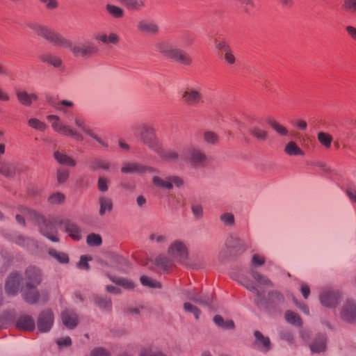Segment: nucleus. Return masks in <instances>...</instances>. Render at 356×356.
Returning a JSON list of instances; mask_svg holds the SVG:
<instances>
[{
  "instance_id": "nucleus-63",
  "label": "nucleus",
  "mask_w": 356,
  "mask_h": 356,
  "mask_svg": "<svg viewBox=\"0 0 356 356\" xmlns=\"http://www.w3.org/2000/svg\"><path fill=\"white\" fill-rule=\"evenodd\" d=\"M90 356H110L107 350L102 348H97L91 351Z\"/></svg>"
},
{
  "instance_id": "nucleus-58",
  "label": "nucleus",
  "mask_w": 356,
  "mask_h": 356,
  "mask_svg": "<svg viewBox=\"0 0 356 356\" xmlns=\"http://www.w3.org/2000/svg\"><path fill=\"white\" fill-rule=\"evenodd\" d=\"M69 176V172L66 169L60 168L58 170L57 178L59 183L65 182Z\"/></svg>"
},
{
  "instance_id": "nucleus-47",
  "label": "nucleus",
  "mask_w": 356,
  "mask_h": 356,
  "mask_svg": "<svg viewBox=\"0 0 356 356\" xmlns=\"http://www.w3.org/2000/svg\"><path fill=\"white\" fill-rule=\"evenodd\" d=\"M252 134L259 140H265L268 137L267 131L259 127H254L252 130Z\"/></svg>"
},
{
  "instance_id": "nucleus-9",
  "label": "nucleus",
  "mask_w": 356,
  "mask_h": 356,
  "mask_svg": "<svg viewBox=\"0 0 356 356\" xmlns=\"http://www.w3.org/2000/svg\"><path fill=\"white\" fill-rule=\"evenodd\" d=\"M54 323V314L50 309L40 312L37 317L35 329L38 333H48L51 331Z\"/></svg>"
},
{
  "instance_id": "nucleus-26",
  "label": "nucleus",
  "mask_w": 356,
  "mask_h": 356,
  "mask_svg": "<svg viewBox=\"0 0 356 356\" xmlns=\"http://www.w3.org/2000/svg\"><path fill=\"white\" fill-rule=\"evenodd\" d=\"M40 233L53 242H58V238L56 236V229L52 224H40Z\"/></svg>"
},
{
  "instance_id": "nucleus-56",
  "label": "nucleus",
  "mask_w": 356,
  "mask_h": 356,
  "mask_svg": "<svg viewBox=\"0 0 356 356\" xmlns=\"http://www.w3.org/2000/svg\"><path fill=\"white\" fill-rule=\"evenodd\" d=\"M264 259L259 254H254L251 261V268H257L263 265Z\"/></svg>"
},
{
  "instance_id": "nucleus-43",
  "label": "nucleus",
  "mask_w": 356,
  "mask_h": 356,
  "mask_svg": "<svg viewBox=\"0 0 356 356\" xmlns=\"http://www.w3.org/2000/svg\"><path fill=\"white\" fill-rule=\"evenodd\" d=\"M280 338L287 342L289 345H293L296 343L295 337L293 333L288 330H281L279 333Z\"/></svg>"
},
{
  "instance_id": "nucleus-42",
  "label": "nucleus",
  "mask_w": 356,
  "mask_h": 356,
  "mask_svg": "<svg viewBox=\"0 0 356 356\" xmlns=\"http://www.w3.org/2000/svg\"><path fill=\"white\" fill-rule=\"evenodd\" d=\"M99 204L101 215H103L107 211H111L113 207L111 200L105 197H100Z\"/></svg>"
},
{
  "instance_id": "nucleus-62",
  "label": "nucleus",
  "mask_w": 356,
  "mask_h": 356,
  "mask_svg": "<svg viewBox=\"0 0 356 356\" xmlns=\"http://www.w3.org/2000/svg\"><path fill=\"white\" fill-rule=\"evenodd\" d=\"M192 210H193V214L197 217V218H202L203 216V207L202 205L200 204H195L193 205L192 207Z\"/></svg>"
},
{
  "instance_id": "nucleus-8",
  "label": "nucleus",
  "mask_w": 356,
  "mask_h": 356,
  "mask_svg": "<svg viewBox=\"0 0 356 356\" xmlns=\"http://www.w3.org/2000/svg\"><path fill=\"white\" fill-rule=\"evenodd\" d=\"M22 296L28 304H36L40 299L45 302L49 299V295L46 290H38V286H24L22 288Z\"/></svg>"
},
{
  "instance_id": "nucleus-12",
  "label": "nucleus",
  "mask_w": 356,
  "mask_h": 356,
  "mask_svg": "<svg viewBox=\"0 0 356 356\" xmlns=\"http://www.w3.org/2000/svg\"><path fill=\"white\" fill-rule=\"evenodd\" d=\"M254 341L252 346L261 353L266 354L273 349V343L270 338L259 330L253 332Z\"/></svg>"
},
{
  "instance_id": "nucleus-24",
  "label": "nucleus",
  "mask_w": 356,
  "mask_h": 356,
  "mask_svg": "<svg viewBox=\"0 0 356 356\" xmlns=\"http://www.w3.org/2000/svg\"><path fill=\"white\" fill-rule=\"evenodd\" d=\"M94 302L103 312H111L112 311L113 305L111 299L106 296L95 295Z\"/></svg>"
},
{
  "instance_id": "nucleus-61",
  "label": "nucleus",
  "mask_w": 356,
  "mask_h": 356,
  "mask_svg": "<svg viewBox=\"0 0 356 356\" xmlns=\"http://www.w3.org/2000/svg\"><path fill=\"white\" fill-rule=\"evenodd\" d=\"M29 251L33 253L35 252L39 248V244L35 240L31 238L29 243L28 242L25 246Z\"/></svg>"
},
{
  "instance_id": "nucleus-60",
  "label": "nucleus",
  "mask_w": 356,
  "mask_h": 356,
  "mask_svg": "<svg viewBox=\"0 0 356 356\" xmlns=\"http://www.w3.org/2000/svg\"><path fill=\"white\" fill-rule=\"evenodd\" d=\"M108 180L103 177H100L98 180V188L99 190L105 192L108 190Z\"/></svg>"
},
{
  "instance_id": "nucleus-35",
  "label": "nucleus",
  "mask_w": 356,
  "mask_h": 356,
  "mask_svg": "<svg viewBox=\"0 0 356 356\" xmlns=\"http://www.w3.org/2000/svg\"><path fill=\"white\" fill-rule=\"evenodd\" d=\"M63 229L74 240H79L81 237L79 228L76 224H65Z\"/></svg>"
},
{
  "instance_id": "nucleus-3",
  "label": "nucleus",
  "mask_w": 356,
  "mask_h": 356,
  "mask_svg": "<svg viewBox=\"0 0 356 356\" xmlns=\"http://www.w3.org/2000/svg\"><path fill=\"white\" fill-rule=\"evenodd\" d=\"M240 282L248 290L254 292L256 294L254 300L255 304L261 309L270 311L280 303L284 302V296L277 291H270L268 292V298H266L264 293L253 285V283L246 277H242Z\"/></svg>"
},
{
  "instance_id": "nucleus-36",
  "label": "nucleus",
  "mask_w": 356,
  "mask_h": 356,
  "mask_svg": "<svg viewBox=\"0 0 356 356\" xmlns=\"http://www.w3.org/2000/svg\"><path fill=\"white\" fill-rule=\"evenodd\" d=\"M19 101L24 105L29 106L33 100L37 99L35 94H29L25 91H18L17 92Z\"/></svg>"
},
{
  "instance_id": "nucleus-39",
  "label": "nucleus",
  "mask_w": 356,
  "mask_h": 356,
  "mask_svg": "<svg viewBox=\"0 0 356 356\" xmlns=\"http://www.w3.org/2000/svg\"><path fill=\"white\" fill-rule=\"evenodd\" d=\"M285 152L289 156L304 155V152L298 146V145L291 141L285 147Z\"/></svg>"
},
{
  "instance_id": "nucleus-2",
  "label": "nucleus",
  "mask_w": 356,
  "mask_h": 356,
  "mask_svg": "<svg viewBox=\"0 0 356 356\" xmlns=\"http://www.w3.org/2000/svg\"><path fill=\"white\" fill-rule=\"evenodd\" d=\"M29 27L39 36L42 37L53 45L70 49L76 56H86L97 51V47L92 42H86L81 44L73 45L70 40L47 26H43L38 22L29 23Z\"/></svg>"
},
{
  "instance_id": "nucleus-27",
  "label": "nucleus",
  "mask_w": 356,
  "mask_h": 356,
  "mask_svg": "<svg viewBox=\"0 0 356 356\" xmlns=\"http://www.w3.org/2000/svg\"><path fill=\"white\" fill-rule=\"evenodd\" d=\"M250 273L252 278L254 280V281L257 283V285L255 286L258 289L260 286H272L273 284L271 281L266 277L265 275L261 274L260 273L257 272V270L250 268ZM254 286V284H253Z\"/></svg>"
},
{
  "instance_id": "nucleus-20",
  "label": "nucleus",
  "mask_w": 356,
  "mask_h": 356,
  "mask_svg": "<svg viewBox=\"0 0 356 356\" xmlns=\"http://www.w3.org/2000/svg\"><path fill=\"white\" fill-rule=\"evenodd\" d=\"M47 100L51 106L63 111L67 118H69L72 115L71 111L68 109V108H71L73 105L72 102L68 100L60 101L54 96H47Z\"/></svg>"
},
{
  "instance_id": "nucleus-52",
  "label": "nucleus",
  "mask_w": 356,
  "mask_h": 356,
  "mask_svg": "<svg viewBox=\"0 0 356 356\" xmlns=\"http://www.w3.org/2000/svg\"><path fill=\"white\" fill-rule=\"evenodd\" d=\"M346 193L351 202L356 203V183L350 184L346 189Z\"/></svg>"
},
{
  "instance_id": "nucleus-59",
  "label": "nucleus",
  "mask_w": 356,
  "mask_h": 356,
  "mask_svg": "<svg viewBox=\"0 0 356 356\" xmlns=\"http://www.w3.org/2000/svg\"><path fill=\"white\" fill-rule=\"evenodd\" d=\"M140 356H166L162 352L157 350L145 349Z\"/></svg>"
},
{
  "instance_id": "nucleus-57",
  "label": "nucleus",
  "mask_w": 356,
  "mask_h": 356,
  "mask_svg": "<svg viewBox=\"0 0 356 356\" xmlns=\"http://www.w3.org/2000/svg\"><path fill=\"white\" fill-rule=\"evenodd\" d=\"M204 140L208 143L214 144L218 140V136L212 131H206L204 134Z\"/></svg>"
},
{
  "instance_id": "nucleus-50",
  "label": "nucleus",
  "mask_w": 356,
  "mask_h": 356,
  "mask_svg": "<svg viewBox=\"0 0 356 356\" xmlns=\"http://www.w3.org/2000/svg\"><path fill=\"white\" fill-rule=\"evenodd\" d=\"M318 138L320 143L326 147H329L331 145L332 138L330 135L321 132L318 135Z\"/></svg>"
},
{
  "instance_id": "nucleus-23",
  "label": "nucleus",
  "mask_w": 356,
  "mask_h": 356,
  "mask_svg": "<svg viewBox=\"0 0 356 356\" xmlns=\"http://www.w3.org/2000/svg\"><path fill=\"white\" fill-rule=\"evenodd\" d=\"M188 299L200 304V305L209 307L213 302V297L211 295H197L194 291H187Z\"/></svg>"
},
{
  "instance_id": "nucleus-21",
  "label": "nucleus",
  "mask_w": 356,
  "mask_h": 356,
  "mask_svg": "<svg viewBox=\"0 0 356 356\" xmlns=\"http://www.w3.org/2000/svg\"><path fill=\"white\" fill-rule=\"evenodd\" d=\"M61 321L63 324L69 330H74L79 323L78 315L71 311L63 312Z\"/></svg>"
},
{
  "instance_id": "nucleus-64",
  "label": "nucleus",
  "mask_w": 356,
  "mask_h": 356,
  "mask_svg": "<svg viewBox=\"0 0 356 356\" xmlns=\"http://www.w3.org/2000/svg\"><path fill=\"white\" fill-rule=\"evenodd\" d=\"M344 8L347 10L356 12V0H344Z\"/></svg>"
},
{
  "instance_id": "nucleus-33",
  "label": "nucleus",
  "mask_w": 356,
  "mask_h": 356,
  "mask_svg": "<svg viewBox=\"0 0 356 356\" xmlns=\"http://www.w3.org/2000/svg\"><path fill=\"white\" fill-rule=\"evenodd\" d=\"M218 48L225 54V59L229 64H233L235 62V56L233 54L229 47L225 42H220L217 45Z\"/></svg>"
},
{
  "instance_id": "nucleus-40",
  "label": "nucleus",
  "mask_w": 356,
  "mask_h": 356,
  "mask_svg": "<svg viewBox=\"0 0 356 356\" xmlns=\"http://www.w3.org/2000/svg\"><path fill=\"white\" fill-rule=\"evenodd\" d=\"M0 173L6 177H13L15 175V167L12 163H0Z\"/></svg>"
},
{
  "instance_id": "nucleus-32",
  "label": "nucleus",
  "mask_w": 356,
  "mask_h": 356,
  "mask_svg": "<svg viewBox=\"0 0 356 356\" xmlns=\"http://www.w3.org/2000/svg\"><path fill=\"white\" fill-rule=\"evenodd\" d=\"M54 158L59 163L63 165L74 166L76 164L75 161L63 151H55Z\"/></svg>"
},
{
  "instance_id": "nucleus-19",
  "label": "nucleus",
  "mask_w": 356,
  "mask_h": 356,
  "mask_svg": "<svg viewBox=\"0 0 356 356\" xmlns=\"http://www.w3.org/2000/svg\"><path fill=\"white\" fill-rule=\"evenodd\" d=\"M121 171L123 173L136 172L138 174L157 172L154 168L145 166L138 163H124L122 167Z\"/></svg>"
},
{
  "instance_id": "nucleus-17",
  "label": "nucleus",
  "mask_w": 356,
  "mask_h": 356,
  "mask_svg": "<svg viewBox=\"0 0 356 356\" xmlns=\"http://www.w3.org/2000/svg\"><path fill=\"white\" fill-rule=\"evenodd\" d=\"M154 184L162 188L171 189L173 186L179 187L183 184V180L177 176H168L165 179L154 176L153 177Z\"/></svg>"
},
{
  "instance_id": "nucleus-25",
  "label": "nucleus",
  "mask_w": 356,
  "mask_h": 356,
  "mask_svg": "<svg viewBox=\"0 0 356 356\" xmlns=\"http://www.w3.org/2000/svg\"><path fill=\"white\" fill-rule=\"evenodd\" d=\"M89 168L92 170H108L110 168H115V165L107 159L102 158L92 159L89 163Z\"/></svg>"
},
{
  "instance_id": "nucleus-13",
  "label": "nucleus",
  "mask_w": 356,
  "mask_h": 356,
  "mask_svg": "<svg viewBox=\"0 0 356 356\" xmlns=\"http://www.w3.org/2000/svg\"><path fill=\"white\" fill-rule=\"evenodd\" d=\"M24 286L22 275L13 273L9 275L6 280L5 290L9 296H15L19 289L22 290Z\"/></svg>"
},
{
  "instance_id": "nucleus-22",
  "label": "nucleus",
  "mask_w": 356,
  "mask_h": 356,
  "mask_svg": "<svg viewBox=\"0 0 356 356\" xmlns=\"http://www.w3.org/2000/svg\"><path fill=\"white\" fill-rule=\"evenodd\" d=\"M201 92L193 88H188L182 95L184 100L190 105H195L202 100Z\"/></svg>"
},
{
  "instance_id": "nucleus-7",
  "label": "nucleus",
  "mask_w": 356,
  "mask_h": 356,
  "mask_svg": "<svg viewBox=\"0 0 356 356\" xmlns=\"http://www.w3.org/2000/svg\"><path fill=\"white\" fill-rule=\"evenodd\" d=\"M47 120L51 123L52 129L56 132L62 135L69 136L76 140L78 142L83 140V135L72 128L70 126L63 123L59 117L55 115H49L47 117Z\"/></svg>"
},
{
  "instance_id": "nucleus-6",
  "label": "nucleus",
  "mask_w": 356,
  "mask_h": 356,
  "mask_svg": "<svg viewBox=\"0 0 356 356\" xmlns=\"http://www.w3.org/2000/svg\"><path fill=\"white\" fill-rule=\"evenodd\" d=\"M156 49L163 56L171 58L179 63L189 65L191 63L190 57L182 50L174 48L167 42H159L156 46Z\"/></svg>"
},
{
  "instance_id": "nucleus-31",
  "label": "nucleus",
  "mask_w": 356,
  "mask_h": 356,
  "mask_svg": "<svg viewBox=\"0 0 356 356\" xmlns=\"http://www.w3.org/2000/svg\"><path fill=\"white\" fill-rule=\"evenodd\" d=\"M138 28L143 32L154 34L158 31V26L152 21L142 20L138 23Z\"/></svg>"
},
{
  "instance_id": "nucleus-5",
  "label": "nucleus",
  "mask_w": 356,
  "mask_h": 356,
  "mask_svg": "<svg viewBox=\"0 0 356 356\" xmlns=\"http://www.w3.org/2000/svg\"><path fill=\"white\" fill-rule=\"evenodd\" d=\"M299 336L312 353L321 355L326 351L327 337L325 333L316 332L312 335L309 330L302 328L299 330Z\"/></svg>"
},
{
  "instance_id": "nucleus-38",
  "label": "nucleus",
  "mask_w": 356,
  "mask_h": 356,
  "mask_svg": "<svg viewBox=\"0 0 356 356\" xmlns=\"http://www.w3.org/2000/svg\"><path fill=\"white\" fill-rule=\"evenodd\" d=\"M48 254L57 260L60 264H67L69 262V258L67 254L63 252H59L55 249L50 248L48 250Z\"/></svg>"
},
{
  "instance_id": "nucleus-29",
  "label": "nucleus",
  "mask_w": 356,
  "mask_h": 356,
  "mask_svg": "<svg viewBox=\"0 0 356 356\" xmlns=\"http://www.w3.org/2000/svg\"><path fill=\"white\" fill-rule=\"evenodd\" d=\"M95 39L106 44H116L119 41L118 35L114 33L108 35L106 33H98L95 35Z\"/></svg>"
},
{
  "instance_id": "nucleus-34",
  "label": "nucleus",
  "mask_w": 356,
  "mask_h": 356,
  "mask_svg": "<svg viewBox=\"0 0 356 356\" xmlns=\"http://www.w3.org/2000/svg\"><path fill=\"white\" fill-rule=\"evenodd\" d=\"M285 320L287 323L296 327H300L302 325V321L300 316L294 312L288 310L284 314Z\"/></svg>"
},
{
  "instance_id": "nucleus-1",
  "label": "nucleus",
  "mask_w": 356,
  "mask_h": 356,
  "mask_svg": "<svg viewBox=\"0 0 356 356\" xmlns=\"http://www.w3.org/2000/svg\"><path fill=\"white\" fill-rule=\"evenodd\" d=\"M141 138L144 143L154 151L163 161L179 163L189 162L194 167L203 166L206 163V156L194 147L184 149L181 154L172 149H163L155 135L154 129L152 127H144Z\"/></svg>"
},
{
  "instance_id": "nucleus-18",
  "label": "nucleus",
  "mask_w": 356,
  "mask_h": 356,
  "mask_svg": "<svg viewBox=\"0 0 356 356\" xmlns=\"http://www.w3.org/2000/svg\"><path fill=\"white\" fill-rule=\"evenodd\" d=\"M15 327L21 330L32 332L35 330V321L31 316L22 314L17 318Z\"/></svg>"
},
{
  "instance_id": "nucleus-37",
  "label": "nucleus",
  "mask_w": 356,
  "mask_h": 356,
  "mask_svg": "<svg viewBox=\"0 0 356 356\" xmlns=\"http://www.w3.org/2000/svg\"><path fill=\"white\" fill-rule=\"evenodd\" d=\"M110 280L117 285L121 286L125 289L131 290L134 288V283L127 278L110 277Z\"/></svg>"
},
{
  "instance_id": "nucleus-54",
  "label": "nucleus",
  "mask_w": 356,
  "mask_h": 356,
  "mask_svg": "<svg viewBox=\"0 0 356 356\" xmlns=\"http://www.w3.org/2000/svg\"><path fill=\"white\" fill-rule=\"evenodd\" d=\"M56 343L60 349L69 347L72 345L70 337H60L56 339Z\"/></svg>"
},
{
  "instance_id": "nucleus-28",
  "label": "nucleus",
  "mask_w": 356,
  "mask_h": 356,
  "mask_svg": "<svg viewBox=\"0 0 356 356\" xmlns=\"http://www.w3.org/2000/svg\"><path fill=\"white\" fill-rule=\"evenodd\" d=\"M213 323L220 328L223 330H233L235 329V324L232 320H225L220 315H215L213 318Z\"/></svg>"
},
{
  "instance_id": "nucleus-16",
  "label": "nucleus",
  "mask_w": 356,
  "mask_h": 356,
  "mask_svg": "<svg viewBox=\"0 0 356 356\" xmlns=\"http://www.w3.org/2000/svg\"><path fill=\"white\" fill-rule=\"evenodd\" d=\"M17 222H26L32 221L33 222H47L44 217L38 212L28 209L22 208L20 213L16 214Z\"/></svg>"
},
{
  "instance_id": "nucleus-51",
  "label": "nucleus",
  "mask_w": 356,
  "mask_h": 356,
  "mask_svg": "<svg viewBox=\"0 0 356 356\" xmlns=\"http://www.w3.org/2000/svg\"><path fill=\"white\" fill-rule=\"evenodd\" d=\"M106 8L108 12L115 17H121L123 15V10L115 6L108 4Z\"/></svg>"
},
{
  "instance_id": "nucleus-10",
  "label": "nucleus",
  "mask_w": 356,
  "mask_h": 356,
  "mask_svg": "<svg viewBox=\"0 0 356 356\" xmlns=\"http://www.w3.org/2000/svg\"><path fill=\"white\" fill-rule=\"evenodd\" d=\"M341 299V294L339 290L334 289H324L319 294L321 304L327 308L337 307Z\"/></svg>"
},
{
  "instance_id": "nucleus-53",
  "label": "nucleus",
  "mask_w": 356,
  "mask_h": 356,
  "mask_svg": "<svg viewBox=\"0 0 356 356\" xmlns=\"http://www.w3.org/2000/svg\"><path fill=\"white\" fill-rule=\"evenodd\" d=\"M122 3L129 9H137L143 6L140 0H122Z\"/></svg>"
},
{
  "instance_id": "nucleus-11",
  "label": "nucleus",
  "mask_w": 356,
  "mask_h": 356,
  "mask_svg": "<svg viewBox=\"0 0 356 356\" xmlns=\"http://www.w3.org/2000/svg\"><path fill=\"white\" fill-rule=\"evenodd\" d=\"M245 243L236 236H229L225 241V256L236 257L243 254L246 250Z\"/></svg>"
},
{
  "instance_id": "nucleus-46",
  "label": "nucleus",
  "mask_w": 356,
  "mask_h": 356,
  "mask_svg": "<svg viewBox=\"0 0 356 356\" xmlns=\"http://www.w3.org/2000/svg\"><path fill=\"white\" fill-rule=\"evenodd\" d=\"M269 124L270 127L275 130L279 134L285 136L288 134V130L286 127L279 124L275 120L269 121Z\"/></svg>"
},
{
  "instance_id": "nucleus-15",
  "label": "nucleus",
  "mask_w": 356,
  "mask_h": 356,
  "mask_svg": "<svg viewBox=\"0 0 356 356\" xmlns=\"http://www.w3.org/2000/svg\"><path fill=\"white\" fill-rule=\"evenodd\" d=\"M341 319L349 324H356V302L348 300L340 310Z\"/></svg>"
},
{
  "instance_id": "nucleus-48",
  "label": "nucleus",
  "mask_w": 356,
  "mask_h": 356,
  "mask_svg": "<svg viewBox=\"0 0 356 356\" xmlns=\"http://www.w3.org/2000/svg\"><path fill=\"white\" fill-rule=\"evenodd\" d=\"M11 240L17 244L25 247L26 243L31 240V238L26 237L22 234H15L12 236Z\"/></svg>"
},
{
  "instance_id": "nucleus-49",
  "label": "nucleus",
  "mask_w": 356,
  "mask_h": 356,
  "mask_svg": "<svg viewBox=\"0 0 356 356\" xmlns=\"http://www.w3.org/2000/svg\"><path fill=\"white\" fill-rule=\"evenodd\" d=\"M87 243L89 245L99 246L102 244V238L98 234H90L87 237Z\"/></svg>"
},
{
  "instance_id": "nucleus-44",
  "label": "nucleus",
  "mask_w": 356,
  "mask_h": 356,
  "mask_svg": "<svg viewBox=\"0 0 356 356\" xmlns=\"http://www.w3.org/2000/svg\"><path fill=\"white\" fill-rule=\"evenodd\" d=\"M29 125L38 131H44L46 129V124L36 118H31L28 122Z\"/></svg>"
},
{
  "instance_id": "nucleus-30",
  "label": "nucleus",
  "mask_w": 356,
  "mask_h": 356,
  "mask_svg": "<svg viewBox=\"0 0 356 356\" xmlns=\"http://www.w3.org/2000/svg\"><path fill=\"white\" fill-rule=\"evenodd\" d=\"M40 58L42 62L51 65L54 67H60L62 65L61 59L51 53H44L40 56Z\"/></svg>"
},
{
  "instance_id": "nucleus-4",
  "label": "nucleus",
  "mask_w": 356,
  "mask_h": 356,
  "mask_svg": "<svg viewBox=\"0 0 356 356\" xmlns=\"http://www.w3.org/2000/svg\"><path fill=\"white\" fill-rule=\"evenodd\" d=\"M168 254L169 257L160 255L155 259V264L161 269L167 270L173 261L186 264L188 259V249L181 241H176L172 243L168 249Z\"/></svg>"
},
{
  "instance_id": "nucleus-55",
  "label": "nucleus",
  "mask_w": 356,
  "mask_h": 356,
  "mask_svg": "<svg viewBox=\"0 0 356 356\" xmlns=\"http://www.w3.org/2000/svg\"><path fill=\"white\" fill-rule=\"evenodd\" d=\"M65 200V196L63 193H53L49 197V202L50 204H60L63 202Z\"/></svg>"
},
{
  "instance_id": "nucleus-41",
  "label": "nucleus",
  "mask_w": 356,
  "mask_h": 356,
  "mask_svg": "<svg viewBox=\"0 0 356 356\" xmlns=\"http://www.w3.org/2000/svg\"><path fill=\"white\" fill-rule=\"evenodd\" d=\"M140 280L143 286H148L152 289L161 288V284L159 282L146 275L141 276Z\"/></svg>"
},
{
  "instance_id": "nucleus-45",
  "label": "nucleus",
  "mask_w": 356,
  "mask_h": 356,
  "mask_svg": "<svg viewBox=\"0 0 356 356\" xmlns=\"http://www.w3.org/2000/svg\"><path fill=\"white\" fill-rule=\"evenodd\" d=\"M184 309L186 312L192 313L194 315L195 319H199L201 312L197 307L194 306L190 302H185L184 304Z\"/></svg>"
},
{
  "instance_id": "nucleus-14",
  "label": "nucleus",
  "mask_w": 356,
  "mask_h": 356,
  "mask_svg": "<svg viewBox=\"0 0 356 356\" xmlns=\"http://www.w3.org/2000/svg\"><path fill=\"white\" fill-rule=\"evenodd\" d=\"M22 277L24 286H38L42 280V270L35 266L27 268Z\"/></svg>"
}]
</instances>
